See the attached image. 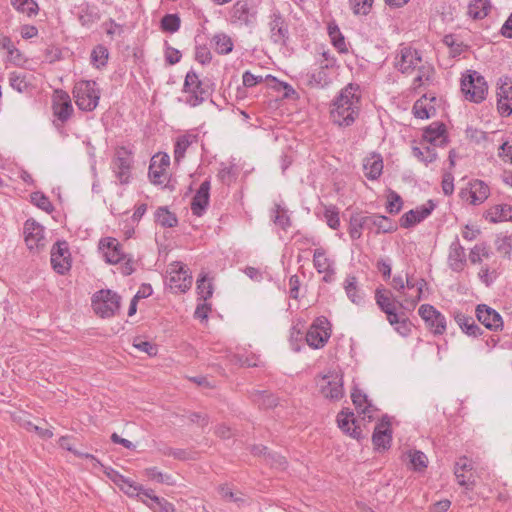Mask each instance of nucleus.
Returning a JSON list of instances; mask_svg holds the SVG:
<instances>
[{
    "instance_id": "obj_1",
    "label": "nucleus",
    "mask_w": 512,
    "mask_h": 512,
    "mask_svg": "<svg viewBox=\"0 0 512 512\" xmlns=\"http://www.w3.org/2000/svg\"><path fill=\"white\" fill-rule=\"evenodd\" d=\"M361 108V90L356 83H348L333 99L330 105V119L339 127L354 124Z\"/></svg>"
},
{
    "instance_id": "obj_2",
    "label": "nucleus",
    "mask_w": 512,
    "mask_h": 512,
    "mask_svg": "<svg viewBox=\"0 0 512 512\" xmlns=\"http://www.w3.org/2000/svg\"><path fill=\"white\" fill-rule=\"evenodd\" d=\"M99 251L107 263L113 265L121 263L120 272L123 275L129 276L135 271L134 258L124 253L122 245L116 238H102L99 242Z\"/></svg>"
},
{
    "instance_id": "obj_3",
    "label": "nucleus",
    "mask_w": 512,
    "mask_h": 512,
    "mask_svg": "<svg viewBox=\"0 0 512 512\" xmlns=\"http://www.w3.org/2000/svg\"><path fill=\"white\" fill-rule=\"evenodd\" d=\"M460 88L466 101L472 103H482L488 94V84L484 76L472 69L462 73Z\"/></svg>"
},
{
    "instance_id": "obj_4",
    "label": "nucleus",
    "mask_w": 512,
    "mask_h": 512,
    "mask_svg": "<svg viewBox=\"0 0 512 512\" xmlns=\"http://www.w3.org/2000/svg\"><path fill=\"white\" fill-rule=\"evenodd\" d=\"M375 301L381 311L387 315V320L394 329L402 336L410 332V324L406 318H401L396 311L397 302L390 295V292L384 288H377L375 291Z\"/></svg>"
},
{
    "instance_id": "obj_5",
    "label": "nucleus",
    "mask_w": 512,
    "mask_h": 512,
    "mask_svg": "<svg viewBox=\"0 0 512 512\" xmlns=\"http://www.w3.org/2000/svg\"><path fill=\"white\" fill-rule=\"evenodd\" d=\"M319 393L330 401H338L344 396L343 374L340 370L330 369L315 379Z\"/></svg>"
},
{
    "instance_id": "obj_6",
    "label": "nucleus",
    "mask_w": 512,
    "mask_h": 512,
    "mask_svg": "<svg viewBox=\"0 0 512 512\" xmlns=\"http://www.w3.org/2000/svg\"><path fill=\"white\" fill-rule=\"evenodd\" d=\"M73 96L81 111L91 112L98 106L101 92L95 81L81 80L75 84Z\"/></svg>"
},
{
    "instance_id": "obj_7",
    "label": "nucleus",
    "mask_w": 512,
    "mask_h": 512,
    "mask_svg": "<svg viewBox=\"0 0 512 512\" xmlns=\"http://www.w3.org/2000/svg\"><path fill=\"white\" fill-rule=\"evenodd\" d=\"M134 157L131 149L121 146L116 149L111 161V170L120 185H128L132 180Z\"/></svg>"
},
{
    "instance_id": "obj_8",
    "label": "nucleus",
    "mask_w": 512,
    "mask_h": 512,
    "mask_svg": "<svg viewBox=\"0 0 512 512\" xmlns=\"http://www.w3.org/2000/svg\"><path fill=\"white\" fill-rule=\"evenodd\" d=\"M121 297L114 291L106 289L97 291L92 297V308L101 318H110L120 309Z\"/></svg>"
},
{
    "instance_id": "obj_9",
    "label": "nucleus",
    "mask_w": 512,
    "mask_h": 512,
    "mask_svg": "<svg viewBox=\"0 0 512 512\" xmlns=\"http://www.w3.org/2000/svg\"><path fill=\"white\" fill-rule=\"evenodd\" d=\"M331 333V323L325 316H319L314 319L308 328L305 341L310 348L321 349L329 341Z\"/></svg>"
},
{
    "instance_id": "obj_10",
    "label": "nucleus",
    "mask_w": 512,
    "mask_h": 512,
    "mask_svg": "<svg viewBox=\"0 0 512 512\" xmlns=\"http://www.w3.org/2000/svg\"><path fill=\"white\" fill-rule=\"evenodd\" d=\"M206 96L207 92L203 88L198 75L189 71L186 74L182 97L179 100L190 107H196L205 100Z\"/></svg>"
},
{
    "instance_id": "obj_11",
    "label": "nucleus",
    "mask_w": 512,
    "mask_h": 512,
    "mask_svg": "<svg viewBox=\"0 0 512 512\" xmlns=\"http://www.w3.org/2000/svg\"><path fill=\"white\" fill-rule=\"evenodd\" d=\"M106 474L125 495H127L130 498H136L149 509H153V504L149 503L148 500L143 498V493L146 487L137 484L132 479L125 477L124 475L120 474L118 471L112 468H110L109 471L106 472Z\"/></svg>"
},
{
    "instance_id": "obj_12",
    "label": "nucleus",
    "mask_w": 512,
    "mask_h": 512,
    "mask_svg": "<svg viewBox=\"0 0 512 512\" xmlns=\"http://www.w3.org/2000/svg\"><path fill=\"white\" fill-rule=\"evenodd\" d=\"M106 474L125 495H127L130 498H136L149 509H153V504L149 503L148 500L143 498V493L146 487L137 484L132 479L125 477L124 475L120 474L118 471L112 468H110L109 471L106 472Z\"/></svg>"
},
{
    "instance_id": "obj_13",
    "label": "nucleus",
    "mask_w": 512,
    "mask_h": 512,
    "mask_svg": "<svg viewBox=\"0 0 512 512\" xmlns=\"http://www.w3.org/2000/svg\"><path fill=\"white\" fill-rule=\"evenodd\" d=\"M313 267L318 274L322 275L324 283H332L336 280V261L327 249L318 247L313 251Z\"/></svg>"
},
{
    "instance_id": "obj_14",
    "label": "nucleus",
    "mask_w": 512,
    "mask_h": 512,
    "mask_svg": "<svg viewBox=\"0 0 512 512\" xmlns=\"http://www.w3.org/2000/svg\"><path fill=\"white\" fill-rule=\"evenodd\" d=\"M168 286L174 293H185L192 286V275L181 262H174L168 270Z\"/></svg>"
},
{
    "instance_id": "obj_15",
    "label": "nucleus",
    "mask_w": 512,
    "mask_h": 512,
    "mask_svg": "<svg viewBox=\"0 0 512 512\" xmlns=\"http://www.w3.org/2000/svg\"><path fill=\"white\" fill-rule=\"evenodd\" d=\"M459 196L473 206L483 204L490 196V187L482 180L474 179L462 188Z\"/></svg>"
},
{
    "instance_id": "obj_16",
    "label": "nucleus",
    "mask_w": 512,
    "mask_h": 512,
    "mask_svg": "<svg viewBox=\"0 0 512 512\" xmlns=\"http://www.w3.org/2000/svg\"><path fill=\"white\" fill-rule=\"evenodd\" d=\"M418 313L425 322L428 329L434 335H442L447 329V321L445 316L438 311L433 305L422 304Z\"/></svg>"
},
{
    "instance_id": "obj_17",
    "label": "nucleus",
    "mask_w": 512,
    "mask_h": 512,
    "mask_svg": "<svg viewBox=\"0 0 512 512\" xmlns=\"http://www.w3.org/2000/svg\"><path fill=\"white\" fill-rule=\"evenodd\" d=\"M170 157L166 153H158L151 159L148 176L154 185L165 186L168 181Z\"/></svg>"
},
{
    "instance_id": "obj_18",
    "label": "nucleus",
    "mask_w": 512,
    "mask_h": 512,
    "mask_svg": "<svg viewBox=\"0 0 512 512\" xmlns=\"http://www.w3.org/2000/svg\"><path fill=\"white\" fill-rule=\"evenodd\" d=\"M52 268L60 275H64L71 268V254L66 241H57L51 249L50 257Z\"/></svg>"
},
{
    "instance_id": "obj_19",
    "label": "nucleus",
    "mask_w": 512,
    "mask_h": 512,
    "mask_svg": "<svg viewBox=\"0 0 512 512\" xmlns=\"http://www.w3.org/2000/svg\"><path fill=\"white\" fill-rule=\"evenodd\" d=\"M497 109L501 116L512 114V78L501 77L497 83Z\"/></svg>"
},
{
    "instance_id": "obj_20",
    "label": "nucleus",
    "mask_w": 512,
    "mask_h": 512,
    "mask_svg": "<svg viewBox=\"0 0 512 512\" xmlns=\"http://www.w3.org/2000/svg\"><path fill=\"white\" fill-rule=\"evenodd\" d=\"M23 234L25 243L30 250L45 246V228L34 219L26 220Z\"/></svg>"
},
{
    "instance_id": "obj_21",
    "label": "nucleus",
    "mask_w": 512,
    "mask_h": 512,
    "mask_svg": "<svg viewBox=\"0 0 512 512\" xmlns=\"http://www.w3.org/2000/svg\"><path fill=\"white\" fill-rule=\"evenodd\" d=\"M372 442L375 450L384 451L390 448L392 442L391 422L388 416H383L374 428Z\"/></svg>"
},
{
    "instance_id": "obj_22",
    "label": "nucleus",
    "mask_w": 512,
    "mask_h": 512,
    "mask_svg": "<svg viewBox=\"0 0 512 512\" xmlns=\"http://www.w3.org/2000/svg\"><path fill=\"white\" fill-rule=\"evenodd\" d=\"M256 13L251 0H238L231 9V21L241 25H250L255 21Z\"/></svg>"
},
{
    "instance_id": "obj_23",
    "label": "nucleus",
    "mask_w": 512,
    "mask_h": 512,
    "mask_svg": "<svg viewBox=\"0 0 512 512\" xmlns=\"http://www.w3.org/2000/svg\"><path fill=\"white\" fill-rule=\"evenodd\" d=\"M436 204L433 200H429L426 204L411 209L404 213L400 218V226L402 228H411L416 224L425 220L435 209Z\"/></svg>"
},
{
    "instance_id": "obj_24",
    "label": "nucleus",
    "mask_w": 512,
    "mask_h": 512,
    "mask_svg": "<svg viewBox=\"0 0 512 512\" xmlns=\"http://www.w3.org/2000/svg\"><path fill=\"white\" fill-rule=\"evenodd\" d=\"M473 461L467 457H461L454 466V474L460 486L471 490L474 487Z\"/></svg>"
},
{
    "instance_id": "obj_25",
    "label": "nucleus",
    "mask_w": 512,
    "mask_h": 512,
    "mask_svg": "<svg viewBox=\"0 0 512 512\" xmlns=\"http://www.w3.org/2000/svg\"><path fill=\"white\" fill-rule=\"evenodd\" d=\"M439 100L434 95L424 94L415 101L412 113L415 118L425 120L436 115Z\"/></svg>"
},
{
    "instance_id": "obj_26",
    "label": "nucleus",
    "mask_w": 512,
    "mask_h": 512,
    "mask_svg": "<svg viewBox=\"0 0 512 512\" xmlns=\"http://www.w3.org/2000/svg\"><path fill=\"white\" fill-rule=\"evenodd\" d=\"M269 28L270 38L274 43H286L289 36L288 24L279 10L272 11L270 15Z\"/></svg>"
},
{
    "instance_id": "obj_27",
    "label": "nucleus",
    "mask_w": 512,
    "mask_h": 512,
    "mask_svg": "<svg viewBox=\"0 0 512 512\" xmlns=\"http://www.w3.org/2000/svg\"><path fill=\"white\" fill-rule=\"evenodd\" d=\"M466 263L465 249L461 245L458 236H456L448 249L447 264L452 271L459 273L464 270Z\"/></svg>"
},
{
    "instance_id": "obj_28",
    "label": "nucleus",
    "mask_w": 512,
    "mask_h": 512,
    "mask_svg": "<svg viewBox=\"0 0 512 512\" xmlns=\"http://www.w3.org/2000/svg\"><path fill=\"white\" fill-rule=\"evenodd\" d=\"M52 109L54 116L61 123L68 121L74 111L69 95L63 91L56 92Z\"/></svg>"
},
{
    "instance_id": "obj_29",
    "label": "nucleus",
    "mask_w": 512,
    "mask_h": 512,
    "mask_svg": "<svg viewBox=\"0 0 512 512\" xmlns=\"http://www.w3.org/2000/svg\"><path fill=\"white\" fill-rule=\"evenodd\" d=\"M476 316L486 328L490 330H498L503 326L501 315L494 309L485 304H480L476 308Z\"/></svg>"
},
{
    "instance_id": "obj_30",
    "label": "nucleus",
    "mask_w": 512,
    "mask_h": 512,
    "mask_svg": "<svg viewBox=\"0 0 512 512\" xmlns=\"http://www.w3.org/2000/svg\"><path fill=\"white\" fill-rule=\"evenodd\" d=\"M210 199V181L205 180L201 183L199 189L196 191L192 202L191 211L195 216H202L209 204Z\"/></svg>"
},
{
    "instance_id": "obj_31",
    "label": "nucleus",
    "mask_w": 512,
    "mask_h": 512,
    "mask_svg": "<svg viewBox=\"0 0 512 512\" xmlns=\"http://www.w3.org/2000/svg\"><path fill=\"white\" fill-rule=\"evenodd\" d=\"M351 398L357 412L362 415L363 419L367 418L371 421L375 418L374 414L377 412V409L364 392L355 389L351 394Z\"/></svg>"
},
{
    "instance_id": "obj_32",
    "label": "nucleus",
    "mask_w": 512,
    "mask_h": 512,
    "mask_svg": "<svg viewBox=\"0 0 512 512\" xmlns=\"http://www.w3.org/2000/svg\"><path fill=\"white\" fill-rule=\"evenodd\" d=\"M367 230L375 233H391L397 229L389 217L379 214L366 215Z\"/></svg>"
},
{
    "instance_id": "obj_33",
    "label": "nucleus",
    "mask_w": 512,
    "mask_h": 512,
    "mask_svg": "<svg viewBox=\"0 0 512 512\" xmlns=\"http://www.w3.org/2000/svg\"><path fill=\"white\" fill-rule=\"evenodd\" d=\"M199 140V136L197 133L192 131H188L176 138L174 144V160L176 163H180L184 158L188 148L196 144Z\"/></svg>"
},
{
    "instance_id": "obj_34",
    "label": "nucleus",
    "mask_w": 512,
    "mask_h": 512,
    "mask_svg": "<svg viewBox=\"0 0 512 512\" xmlns=\"http://www.w3.org/2000/svg\"><path fill=\"white\" fill-rule=\"evenodd\" d=\"M337 423L338 427L350 437L357 440L362 437L360 428L355 425L354 413L348 409L338 413Z\"/></svg>"
},
{
    "instance_id": "obj_35",
    "label": "nucleus",
    "mask_w": 512,
    "mask_h": 512,
    "mask_svg": "<svg viewBox=\"0 0 512 512\" xmlns=\"http://www.w3.org/2000/svg\"><path fill=\"white\" fill-rule=\"evenodd\" d=\"M483 218L490 223L512 221V205L496 204L483 213Z\"/></svg>"
},
{
    "instance_id": "obj_36",
    "label": "nucleus",
    "mask_w": 512,
    "mask_h": 512,
    "mask_svg": "<svg viewBox=\"0 0 512 512\" xmlns=\"http://www.w3.org/2000/svg\"><path fill=\"white\" fill-rule=\"evenodd\" d=\"M446 128L442 123H432L425 128L422 141L432 146H442L447 142Z\"/></svg>"
},
{
    "instance_id": "obj_37",
    "label": "nucleus",
    "mask_w": 512,
    "mask_h": 512,
    "mask_svg": "<svg viewBox=\"0 0 512 512\" xmlns=\"http://www.w3.org/2000/svg\"><path fill=\"white\" fill-rule=\"evenodd\" d=\"M363 170L369 180L378 179L383 172V159L378 153H372L363 160Z\"/></svg>"
},
{
    "instance_id": "obj_38",
    "label": "nucleus",
    "mask_w": 512,
    "mask_h": 512,
    "mask_svg": "<svg viewBox=\"0 0 512 512\" xmlns=\"http://www.w3.org/2000/svg\"><path fill=\"white\" fill-rule=\"evenodd\" d=\"M343 289L353 304L362 305L364 303V293L358 285L356 276L347 275L343 282Z\"/></svg>"
},
{
    "instance_id": "obj_39",
    "label": "nucleus",
    "mask_w": 512,
    "mask_h": 512,
    "mask_svg": "<svg viewBox=\"0 0 512 512\" xmlns=\"http://www.w3.org/2000/svg\"><path fill=\"white\" fill-rule=\"evenodd\" d=\"M327 68L328 66H320L314 72L307 73L302 78L303 83L310 87L317 88H323L327 86L331 82V79L327 72Z\"/></svg>"
},
{
    "instance_id": "obj_40",
    "label": "nucleus",
    "mask_w": 512,
    "mask_h": 512,
    "mask_svg": "<svg viewBox=\"0 0 512 512\" xmlns=\"http://www.w3.org/2000/svg\"><path fill=\"white\" fill-rule=\"evenodd\" d=\"M491 8L490 0H470L467 14L474 20H482L488 16Z\"/></svg>"
},
{
    "instance_id": "obj_41",
    "label": "nucleus",
    "mask_w": 512,
    "mask_h": 512,
    "mask_svg": "<svg viewBox=\"0 0 512 512\" xmlns=\"http://www.w3.org/2000/svg\"><path fill=\"white\" fill-rule=\"evenodd\" d=\"M454 320L466 335L477 337L481 334L480 327L475 323L472 317L457 312L454 314Z\"/></svg>"
},
{
    "instance_id": "obj_42",
    "label": "nucleus",
    "mask_w": 512,
    "mask_h": 512,
    "mask_svg": "<svg viewBox=\"0 0 512 512\" xmlns=\"http://www.w3.org/2000/svg\"><path fill=\"white\" fill-rule=\"evenodd\" d=\"M412 154L425 165H428L437 159L435 148L427 145V143L423 141H421L420 146L412 147Z\"/></svg>"
},
{
    "instance_id": "obj_43",
    "label": "nucleus",
    "mask_w": 512,
    "mask_h": 512,
    "mask_svg": "<svg viewBox=\"0 0 512 512\" xmlns=\"http://www.w3.org/2000/svg\"><path fill=\"white\" fill-rule=\"evenodd\" d=\"M143 474L152 482L166 484L168 486L176 485V480L172 475L161 472L157 467H148L143 471Z\"/></svg>"
},
{
    "instance_id": "obj_44",
    "label": "nucleus",
    "mask_w": 512,
    "mask_h": 512,
    "mask_svg": "<svg viewBox=\"0 0 512 512\" xmlns=\"http://www.w3.org/2000/svg\"><path fill=\"white\" fill-rule=\"evenodd\" d=\"M363 229H367L366 215L353 214L350 217L348 232L353 240L361 238Z\"/></svg>"
},
{
    "instance_id": "obj_45",
    "label": "nucleus",
    "mask_w": 512,
    "mask_h": 512,
    "mask_svg": "<svg viewBox=\"0 0 512 512\" xmlns=\"http://www.w3.org/2000/svg\"><path fill=\"white\" fill-rule=\"evenodd\" d=\"M417 286H415L416 294H404V299L402 303H399L400 306H404L407 308H415L419 301L424 298V288L427 286V282L423 278L417 279Z\"/></svg>"
},
{
    "instance_id": "obj_46",
    "label": "nucleus",
    "mask_w": 512,
    "mask_h": 512,
    "mask_svg": "<svg viewBox=\"0 0 512 512\" xmlns=\"http://www.w3.org/2000/svg\"><path fill=\"white\" fill-rule=\"evenodd\" d=\"M196 290L198 299L201 301H207L213 295V285L207 274L202 273L196 282Z\"/></svg>"
},
{
    "instance_id": "obj_47",
    "label": "nucleus",
    "mask_w": 512,
    "mask_h": 512,
    "mask_svg": "<svg viewBox=\"0 0 512 512\" xmlns=\"http://www.w3.org/2000/svg\"><path fill=\"white\" fill-rule=\"evenodd\" d=\"M305 322L301 319H297L294 321L291 330H290V345L293 351L299 352L301 350L302 343V330L304 328Z\"/></svg>"
},
{
    "instance_id": "obj_48",
    "label": "nucleus",
    "mask_w": 512,
    "mask_h": 512,
    "mask_svg": "<svg viewBox=\"0 0 512 512\" xmlns=\"http://www.w3.org/2000/svg\"><path fill=\"white\" fill-rule=\"evenodd\" d=\"M323 220L327 226L333 230L340 227V211L339 208L333 204L325 205L323 211Z\"/></svg>"
},
{
    "instance_id": "obj_49",
    "label": "nucleus",
    "mask_w": 512,
    "mask_h": 512,
    "mask_svg": "<svg viewBox=\"0 0 512 512\" xmlns=\"http://www.w3.org/2000/svg\"><path fill=\"white\" fill-rule=\"evenodd\" d=\"M0 47L7 54V58L13 64L22 60L20 51L15 47L13 41L8 36L0 37Z\"/></svg>"
},
{
    "instance_id": "obj_50",
    "label": "nucleus",
    "mask_w": 512,
    "mask_h": 512,
    "mask_svg": "<svg viewBox=\"0 0 512 512\" xmlns=\"http://www.w3.org/2000/svg\"><path fill=\"white\" fill-rule=\"evenodd\" d=\"M0 47L7 54V58L13 64L22 60L20 51L15 47L13 41L8 36L0 37Z\"/></svg>"
},
{
    "instance_id": "obj_51",
    "label": "nucleus",
    "mask_w": 512,
    "mask_h": 512,
    "mask_svg": "<svg viewBox=\"0 0 512 512\" xmlns=\"http://www.w3.org/2000/svg\"><path fill=\"white\" fill-rule=\"evenodd\" d=\"M156 222L162 227L172 228L178 223L176 215L165 207H160L155 212Z\"/></svg>"
},
{
    "instance_id": "obj_52",
    "label": "nucleus",
    "mask_w": 512,
    "mask_h": 512,
    "mask_svg": "<svg viewBox=\"0 0 512 512\" xmlns=\"http://www.w3.org/2000/svg\"><path fill=\"white\" fill-rule=\"evenodd\" d=\"M12 6L20 13L26 14L28 17L36 16L39 7L34 0H10Z\"/></svg>"
},
{
    "instance_id": "obj_53",
    "label": "nucleus",
    "mask_w": 512,
    "mask_h": 512,
    "mask_svg": "<svg viewBox=\"0 0 512 512\" xmlns=\"http://www.w3.org/2000/svg\"><path fill=\"white\" fill-rule=\"evenodd\" d=\"M212 43L215 51L219 54H228L233 49L232 39L224 33L216 34L212 38Z\"/></svg>"
},
{
    "instance_id": "obj_54",
    "label": "nucleus",
    "mask_w": 512,
    "mask_h": 512,
    "mask_svg": "<svg viewBox=\"0 0 512 512\" xmlns=\"http://www.w3.org/2000/svg\"><path fill=\"white\" fill-rule=\"evenodd\" d=\"M491 253L490 247L486 243H479L471 248L469 260L472 264H477L482 262L484 259H488Z\"/></svg>"
},
{
    "instance_id": "obj_55",
    "label": "nucleus",
    "mask_w": 512,
    "mask_h": 512,
    "mask_svg": "<svg viewBox=\"0 0 512 512\" xmlns=\"http://www.w3.org/2000/svg\"><path fill=\"white\" fill-rule=\"evenodd\" d=\"M328 34L332 40L333 45L339 50L344 52L347 50L346 43L343 35L340 32L339 27L335 23L328 24Z\"/></svg>"
},
{
    "instance_id": "obj_56",
    "label": "nucleus",
    "mask_w": 512,
    "mask_h": 512,
    "mask_svg": "<svg viewBox=\"0 0 512 512\" xmlns=\"http://www.w3.org/2000/svg\"><path fill=\"white\" fill-rule=\"evenodd\" d=\"M273 222L281 227L283 230H287L291 226V220L287 213V210L280 205H277L272 215Z\"/></svg>"
},
{
    "instance_id": "obj_57",
    "label": "nucleus",
    "mask_w": 512,
    "mask_h": 512,
    "mask_svg": "<svg viewBox=\"0 0 512 512\" xmlns=\"http://www.w3.org/2000/svg\"><path fill=\"white\" fill-rule=\"evenodd\" d=\"M265 80L270 82V85H272V87L277 91H283L284 98H292L294 95H296L295 89L286 82L278 81L271 75H266Z\"/></svg>"
},
{
    "instance_id": "obj_58",
    "label": "nucleus",
    "mask_w": 512,
    "mask_h": 512,
    "mask_svg": "<svg viewBox=\"0 0 512 512\" xmlns=\"http://www.w3.org/2000/svg\"><path fill=\"white\" fill-rule=\"evenodd\" d=\"M180 18L177 14H166L161 19V29L164 32L175 33L180 28Z\"/></svg>"
},
{
    "instance_id": "obj_59",
    "label": "nucleus",
    "mask_w": 512,
    "mask_h": 512,
    "mask_svg": "<svg viewBox=\"0 0 512 512\" xmlns=\"http://www.w3.org/2000/svg\"><path fill=\"white\" fill-rule=\"evenodd\" d=\"M78 19L83 26H89L100 19V15L89 5L83 7L79 13Z\"/></svg>"
},
{
    "instance_id": "obj_60",
    "label": "nucleus",
    "mask_w": 512,
    "mask_h": 512,
    "mask_svg": "<svg viewBox=\"0 0 512 512\" xmlns=\"http://www.w3.org/2000/svg\"><path fill=\"white\" fill-rule=\"evenodd\" d=\"M31 202L37 206L38 208H40L41 210L47 212V213H50L53 211L54 207L51 203V201L49 200V198L43 194L42 192H33L31 195Z\"/></svg>"
},
{
    "instance_id": "obj_61",
    "label": "nucleus",
    "mask_w": 512,
    "mask_h": 512,
    "mask_svg": "<svg viewBox=\"0 0 512 512\" xmlns=\"http://www.w3.org/2000/svg\"><path fill=\"white\" fill-rule=\"evenodd\" d=\"M410 463L415 471H422L427 467L428 458L419 450H414L409 453Z\"/></svg>"
},
{
    "instance_id": "obj_62",
    "label": "nucleus",
    "mask_w": 512,
    "mask_h": 512,
    "mask_svg": "<svg viewBox=\"0 0 512 512\" xmlns=\"http://www.w3.org/2000/svg\"><path fill=\"white\" fill-rule=\"evenodd\" d=\"M218 178L222 183L230 185L237 178L235 165L221 164V168L218 172Z\"/></svg>"
},
{
    "instance_id": "obj_63",
    "label": "nucleus",
    "mask_w": 512,
    "mask_h": 512,
    "mask_svg": "<svg viewBox=\"0 0 512 512\" xmlns=\"http://www.w3.org/2000/svg\"><path fill=\"white\" fill-rule=\"evenodd\" d=\"M9 80L11 87L18 92L26 91L30 84L23 73L12 72Z\"/></svg>"
},
{
    "instance_id": "obj_64",
    "label": "nucleus",
    "mask_w": 512,
    "mask_h": 512,
    "mask_svg": "<svg viewBox=\"0 0 512 512\" xmlns=\"http://www.w3.org/2000/svg\"><path fill=\"white\" fill-rule=\"evenodd\" d=\"M401 64H415L421 62L422 58L418 50L412 47H403L400 51Z\"/></svg>"
}]
</instances>
